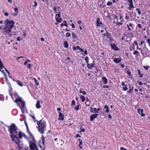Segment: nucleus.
Returning <instances> with one entry per match:
<instances>
[{
	"mask_svg": "<svg viewBox=\"0 0 150 150\" xmlns=\"http://www.w3.org/2000/svg\"><path fill=\"white\" fill-rule=\"evenodd\" d=\"M71 35L72 36V38L74 39H75V41H74V42H75L79 38L78 37L76 36L74 33H72Z\"/></svg>",
	"mask_w": 150,
	"mask_h": 150,
	"instance_id": "a211bd4d",
	"label": "nucleus"
},
{
	"mask_svg": "<svg viewBox=\"0 0 150 150\" xmlns=\"http://www.w3.org/2000/svg\"><path fill=\"white\" fill-rule=\"evenodd\" d=\"M96 23L97 26H100L101 24H102V23L100 21V19L98 18L96 19Z\"/></svg>",
	"mask_w": 150,
	"mask_h": 150,
	"instance_id": "dca6fc26",
	"label": "nucleus"
},
{
	"mask_svg": "<svg viewBox=\"0 0 150 150\" xmlns=\"http://www.w3.org/2000/svg\"><path fill=\"white\" fill-rule=\"evenodd\" d=\"M80 106V105H77L76 107L74 108V109L76 110V111H77L79 110V106Z\"/></svg>",
	"mask_w": 150,
	"mask_h": 150,
	"instance_id": "4c0bfd02",
	"label": "nucleus"
},
{
	"mask_svg": "<svg viewBox=\"0 0 150 150\" xmlns=\"http://www.w3.org/2000/svg\"><path fill=\"white\" fill-rule=\"evenodd\" d=\"M128 1L129 3V7H128V9L129 10H132V8H134V6L133 4L132 0H128Z\"/></svg>",
	"mask_w": 150,
	"mask_h": 150,
	"instance_id": "6e6552de",
	"label": "nucleus"
},
{
	"mask_svg": "<svg viewBox=\"0 0 150 150\" xmlns=\"http://www.w3.org/2000/svg\"><path fill=\"white\" fill-rule=\"evenodd\" d=\"M6 83L8 84V87L10 88L11 90L12 89L11 87V85L10 83L9 82H8V80L7 79V78H6Z\"/></svg>",
	"mask_w": 150,
	"mask_h": 150,
	"instance_id": "bb28decb",
	"label": "nucleus"
},
{
	"mask_svg": "<svg viewBox=\"0 0 150 150\" xmlns=\"http://www.w3.org/2000/svg\"><path fill=\"white\" fill-rule=\"evenodd\" d=\"M36 108H37L39 109L40 108L41 105L40 104V103L39 101H37V102L36 103Z\"/></svg>",
	"mask_w": 150,
	"mask_h": 150,
	"instance_id": "5701e85b",
	"label": "nucleus"
},
{
	"mask_svg": "<svg viewBox=\"0 0 150 150\" xmlns=\"http://www.w3.org/2000/svg\"><path fill=\"white\" fill-rule=\"evenodd\" d=\"M102 80L103 84H106L108 83V80L105 76H103L102 78Z\"/></svg>",
	"mask_w": 150,
	"mask_h": 150,
	"instance_id": "2eb2a0df",
	"label": "nucleus"
},
{
	"mask_svg": "<svg viewBox=\"0 0 150 150\" xmlns=\"http://www.w3.org/2000/svg\"><path fill=\"white\" fill-rule=\"evenodd\" d=\"M8 131L11 134L10 137L12 141H14L13 137L18 140V138L17 136L18 134L17 130L18 129L15 125V124H12L9 127L8 126Z\"/></svg>",
	"mask_w": 150,
	"mask_h": 150,
	"instance_id": "f03ea898",
	"label": "nucleus"
},
{
	"mask_svg": "<svg viewBox=\"0 0 150 150\" xmlns=\"http://www.w3.org/2000/svg\"><path fill=\"white\" fill-rule=\"evenodd\" d=\"M110 45L111 48L113 50L115 51H118L119 50V48L115 44H110Z\"/></svg>",
	"mask_w": 150,
	"mask_h": 150,
	"instance_id": "1a4fd4ad",
	"label": "nucleus"
},
{
	"mask_svg": "<svg viewBox=\"0 0 150 150\" xmlns=\"http://www.w3.org/2000/svg\"><path fill=\"white\" fill-rule=\"evenodd\" d=\"M34 5L33 6V7H36L38 5V3L35 1H34Z\"/></svg>",
	"mask_w": 150,
	"mask_h": 150,
	"instance_id": "58836bf2",
	"label": "nucleus"
},
{
	"mask_svg": "<svg viewBox=\"0 0 150 150\" xmlns=\"http://www.w3.org/2000/svg\"><path fill=\"white\" fill-rule=\"evenodd\" d=\"M64 46L66 48H67L69 47V44L67 41H65L64 43Z\"/></svg>",
	"mask_w": 150,
	"mask_h": 150,
	"instance_id": "cd10ccee",
	"label": "nucleus"
},
{
	"mask_svg": "<svg viewBox=\"0 0 150 150\" xmlns=\"http://www.w3.org/2000/svg\"><path fill=\"white\" fill-rule=\"evenodd\" d=\"M125 19L128 20L129 19V16H126L125 17Z\"/></svg>",
	"mask_w": 150,
	"mask_h": 150,
	"instance_id": "864d4df0",
	"label": "nucleus"
},
{
	"mask_svg": "<svg viewBox=\"0 0 150 150\" xmlns=\"http://www.w3.org/2000/svg\"><path fill=\"white\" fill-rule=\"evenodd\" d=\"M143 67L146 70H147L149 69V66H143Z\"/></svg>",
	"mask_w": 150,
	"mask_h": 150,
	"instance_id": "37998d69",
	"label": "nucleus"
},
{
	"mask_svg": "<svg viewBox=\"0 0 150 150\" xmlns=\"http://www.w3.org/2000/svg\"><path fill=\"white\" fill-rule=\"evenodd\" d=\"M94 61L93 60V62L91 64H87V67L89 69H91L92 68L94 67Z\"/></svg>",
	"mask_w": 150,
	"mask_h": 150,
	"instance_id": "9b49d317",
	"label": "nucleus"
},
{
	"mask_svg": "<svg viewBox=\"0 0 150 150\" xmlns=\"http://www.w3.org/2000/svg\"><path fill=\"white\" fill-rule=\"evenodd\" d=\"M137 71L138 72V74L139 75H140L141 74V73L140 70L139 69H137Z\"/></svg>",
	"mask_w": 150,
	"mask_h": 150,
	"instance_id": "69168bd1",
	"label": "nucleus"
},
{
	"mask_svg": "<svg viewBox=\"0 0 150 150\" xmlns=\"http://www.w3.org/2000/svg\"><path fill=\"white\" fill-rule=\"evenodd\" d=\"M63 22L64 23V25L67 27L68 25L67 24H66L67 21H64Z\"/></svg>",
	"mask_w": 150,
	"mask_h": 150,
	"instance_id": "6e6d98bb",
	"label": "nucleus"
},
{
	"mask_svg": "<svg viewBox=\"0 0 150 150\" xmlns=\"http://www.w3.org/2000/svg\"><path fill=\"white\" fill-rule=\"evenodd\" d=\"M85 60L86 61H87L88 60V56H86L85 59Z\"/></svg>",
	"mask_w": 150,
	"mask_h": 150,
	"instance_id": "338daca9",
	"label": "nucleus"
},
{
	"mask_svg": "<svg viewBox=\"0 0 150 150\" xmlns=\"http://www.w3.org/2000/svg\"><path fill=\"white\" fill-rule=\"evenodd\" d=\"M112 4V3L111 2L108 1L107 2V6H110V5H111Z\"/></svg>",
	"mask_w": 150,
	"mask_h": 150,
	"instance_id": "8fccbe9b",
	"label": "nucleus"
},
{
	"mask_svg": "<svg viewBox=\"0 0 150 150\" xmlns=\"http://www.w3.org/2000/svg\"><path fill=\"white\" fill-rule=\"evenodd\" d=\"M100 110V108H98L97 109L96 108H94V112L95 113H98L99 112V111Z\"/></svg>",
	"mask_w": 150,
	"mask_h": 150,
	"instance_id": "b1692460",
	"label": "nucleus"
},
{
	"mask_svg": "<svg viewBox=\"0 0 150 150\" xmlns=\"http://www.w3.org/2000/svg\"><path fill=\"white\" fill-rule=\"evenodd\" d=\"M80 98L81 99V100L82 102H84L85 100V98L84 96H81Z\"/></svg>",
	"mask_w": 150,
	"mask_h": 150,
	"instance_id": "473e14b6",
	"label": "nucleus"
},
{
	"mask_svg": "<svg viewBox=\"0 0 150 150\" xmlns=\"http://www.w3.org/2000/svg\"><path fill=\"white\" fill-rule=\"evenodd\" d=\"M121 61V59L120 58H115L113 60L114 62L117 64L120 63Z\"/></svg>",
	"mask_w": 150,
	"mask_h": 150,
	"instance_id": "4468645a",
	"label": "nucleus"
},
{
	"mask_svg": "<svg viewBox=\"0 0 150 150\" xmlns=\"http://www.w3.org/2000/svg\"><path fill=\"white\" fill-rule=\"evenodd\" d=\"M136 10L137 11V13L139 15H140L141 14V11L139 8H137Z\"/></svg>",
	"mask_w": 150,
	"mask_h": 150,
	"instance_id": "e433bc0d",
	"label": "nucleus"
},
{
	"mask_svg": "<svg viewBox=\"0 0 150 150\" xmlns=\"http://www.w3.org/2000/svg\"><path fill=\"white\" fill-rule=\"evenodd\" d=\"M110 40H109V41L110 42V43H111L113 41V39L112 38H111V37L110 38H109Z\"/></svg>",
	"mask_w": 150,
	"mask_h": 150,
	"instance_id": "13d9d810",
	"label": "nucleus"
},
{
	"mask_svg": "<svg viewBox=\"0 0 150 150\" xmlns=\"http://www.w3.org/2000/svg\"><path fill=\"white\" fill-rule=\"evenodd\" d=\"M23 134L21 132H18V137L20 139H21L22 136H23Z\"/></svg>",
	"mask_w": 150,
	"mask_h": 150,
	"instance_id": "c85d7f7f",
	"label": "nucleus"
},
{
	"mask_svg": "<svg viewBox=\"0 0 150 150\" xmlns=\"http://www.w3.org/2000/svg\"><path fill=\"white\" fill-rule=\"evenodd\" d=\"M119 17V19L121 20L120 21H122V20H121L122 18V17L120 15H118Z\"/></svg>",
	"mask_w": 150,
	"mask_h": 150,
	"instance_id": "4d7b16f0",
	"label": "nucleus"
},
{
	"mask_svg": "<svg viewBox=\"0 0 150 150\" xmlns=\"http://www.w3.org/2000/svg\"><path fill=\"white\" fill-rule=\"evenodd\" d=\"M30 116L33 118L34 120V122H35L36 120H35V117L34 115H30Z\"/></svg>",
	"mask_w": 150,
	"mask_h": 150,
	"instance_id": "3c124183",
	"label": "nucleus"
},
{
	"mask_svg": "<svg viewBox=\"0 0 150 150\" xmlns=\"http://www.w3.org/2000/svg\"><path fill=\"white\" fill-rule=\"evenodd\" d=\"M90 103H91V101H89V102H86L85 103L86 105L87 106H89V105L90 104Z\"/></svg>",
	"mask_w": 150,
	"mask_h": 150,
	"instance_id": "49530a36",
	"label": "nucleus"
},
{
	"mask_svg": "<svg viewBox=\"0 0 150 150\" xmlns=\"http://www.w3.org/2000/svg\"><path fill=\"white\" fill-rule=\"evenodd\" d=\"M82 141H80L79 143V146L80 147V149H82V147L81 146V145H82Z\"/></svg>",
	"mask_w": 150,
	"mask_h": 150,
	"instance_id": "c03bdc74",
	"label": "nucleus"
},
{
	"mask_svg": "<svg viewBox=\"0 0 150 150\" xmlns=\"http://www.w3.org/2000/svg\"><path fill=\"white\" fill-rule=\"evenodd\" d=\"M137 82L140 85L142 86L143 85V83H142V82H140L139 81H137Z\"/></svg>",
	"mask_w": 150,
	"mask_h": 150,
	"instance_id": "603ef678",
	"label": "nucleus"
},
{
	"mask_svg": "<svg viewBox=\"0 0 150 150\" xmlns=\"http://www.w3.org/2000/svg\"><path fill=\"white\" fill-rule=\"evenodd\" d=\"M66 36L67 37H70L71 36V34L69 33H66Z\"/></svg>",
	"mask_w": 150,
	"mask_h": 150,
	"instance_id": "a18cd8bd",
	"label": "nucleus"
},
{
	"mask_svg": "<svg viewBox=\"0 0 150 150\" xmlns=\"http://www.w3.org/2000/svg\"><path fill=\"white\" fill-rule=\"evenodd\" d=\"M138 52V51L137 50H135L134 51V52L133 53V54L134 55H135L137 54Z\"/></svg>",
	"mask_w": 150,
	"mask_h": 150,
	"instance_id": "bf43d9fd",
	"label": "nucleus"
},
{
	"mask_svg": "<svg viewBox=\"0 0 150 150\" xmlns=\"http://www.w3.org/2000/svg\"><path fill=\"white\" fill-rule=\"evenodd\" d=\"M98 115V114H95L91 115L90 117V120L91 121H93L95 118H97Z\"/></svg>",
	"mask_w": 150,
	"mask_h": 150,
	"instance_id": "9d476101",
	"label": "nucleus"
},
{
	"mask_svg": "<svg viewBox=\"0 0 150 150\" xmlns=\"http://www.w3.org/2000/svg\"><path fill=\"white\" fill-rule=\"evenodd\" d=\"M144 43V41H141V42L139 44V46H141Z\"/></svg>",
	"mask_w": 150,
	"mask_h": 150,
	"instance_id": "0e129e2a",
	"label": "nucleus"
},
{
	"mask_svg": "<svg viewBox=\"0 0 150 150\" xmlns=\"http://www.w3.org/2000/svg\"><path fill=\"white\" fill-rule=\"evenodd\" d=\"M75 104H76L75 101L74 100H72L71 102V106L72 107H73V106H75Z\"/></svg>",
	"mask_w": 150,
	"mask_h": 150,
	"instance_id": "c9c22d12",
	"label": "nucleus"
},
{
	"mask_svg": "<svg viewBox=\"0 0 150 150\" xmlns=\"http://www.w3.org/2000/svg\"><path fill=\"white\" fill-rule=\"evenodd\" d=\"M30 147L31 150H33L34 148L36 147V145L34 143H30Z\"/></svg>",
	"mask_w": 150,
	"mask_h": 150,
	"instance_id": "ddd939ff",
	"label": "nucleus"
},
{
	"mask_svg": "<svg viewBox=\"0 0 150 150\" xmlns=\"http://www.w3.org/2000/svg\"><path fill=\"white\" fill-rule=\"evenodd\" d=\"M4 23V27L2 25L0 26V29H2L3 30L2 33L4 35L7 37H11L12 35V29L14 27V22L13 21H10L8 19H6Z\"/></svg>",
	"mask_w": 150,
	"mask_h": 150,
	"instance_id": "f257e3e1",
	"label": "nucleus"
},
{
	"mask_svg": "<svg viewBox=\"0 0 150 150\" xmlns=\"http://www.w3.org/2000/svg\"><path fill=\"white\" fill-rule=\"evenodd\" d=\"M59 117L58 118L59 120H64V116L63 115L62 113L61 112L59 113Z\"/></svg>",
	"mask_w": 150,
	"mask_h": 150,
	"instance_id": "f3484780",
	"label": "nucleus"
},
{
	"mask_svg": "<svg viewBox=\"0 0 150 150\" xmlns=\"http://www.w3.org/2000/svg\"><path fill=\"white\" fill-rule=\"evenodd\" d=\"M133 87H132V89H129V90L127 91V92L128 93H131V91H133Z\"/></svg>",
	"mask_w": 150,
	"mask_h": 150,
	"instance_id": "a19ab883",
	"label": "nucleus"
},
{
	"mask_svg": "<svg viewBox=\"0 0 150 150\" xmlns=\"http://www.w3.org/2000/svg\"><path fill=\"white\" fill-rule=\"evenodd\" d=\"M118 17H119L118 15L117 16L116 15V16H115V18L118 21Z\"/></svg>",
	"mask_w": 150,
	"mask_h": 150,
	"instance_id": "e2e57ef3",
	"label": "nucleus"
},
{
	"mask_svg": "<svg viewBox=\"0 0 150 150\" xmlns=\"http://www.w3.org/2000/svg\"><path fill=\"white\" fill-rule=\"evenodd\" d=\"M33 79L34 80V81H35V83L36 86H38V85H39V82H38L37 80L35 78H33Z\"/></svg>",
	"mask_w": 150,
	"mask_h": 150,
	"instance_id": "c756f323",
	"label": "nucleus"
},
{
	"mask_svg": "<svg viewBox=\"0 0 150 150\" xmlns=\"http://www.w3.org/2000/svg\"><path fill=\"white\" fill-rule=\"evenodd\" d=\"M4 68L5 69L6 72L7 73L8 75H9V72L8 70H7L4 67L1 61L0 60V71L3 73H4V70H2V69Z\"/></svg>",
	"mask_w": 150,
	"mask_h": 150,
	"instance_id": "39448f33",
	"label": "nucleus"
},
{
	"mask_svg": "<svg viewBox=\"0 0 150 150\" xmlns=\"http://www.w3.org/2000/svg\"><path fill=\"white\" fill-rule=\"evenodd\" d=\"M116 25H122V22H117L116 23Z\"/></svg>",
	"mask_w": 150,
	"mask_h": 150,
	"instance_id": "09e8293b",
	"label": "nucleus"
},
{
	"mask_svg": "<svg viewBox=\"0 0 150 150\" xmlns=\"http://www.w3.org/2000/svg\"><path fill=\"white\" fill-rule=\"evenodd\" d=\"M90 111L91 112H94V108H90Z\"/></svg>",
	"mask_w": 150,
	"mask_h": 150,
	"instance_id": "052dcab7",
	"label": "nucleus"
},
{
	"mask_svg": "<svg viewBox=\"0 0 150 150\" xmlns=\"http://www.w3.org/2000/svg\"><path fill=\"white\" fill-rule=\"evenodd\" d=\"M103 35L106 36L108 38H110L111 37V34L108 32L107 31H106V33L103 34Z\"/></svg>",
	"mask_w": 150,
	"mask_h": 150,
	"instance_id": "6ab92c4d",
	"label": "nucleus"
},
{
	"mask_svg": "<svg viewBox=\"0 0 150 150\" xmlns=\"http://www.w3.org/2000/svg\"><path fill=\"white\" fill-rule=\"evenodd\" d=\"M14 101L19 106L22 113H24L26 108L25 106V102L21 98H16Z\"/></svg>",
	"mask_w": 150,
	"mask_h": 150,
	"instance_id": "7ed1b4c3",
	"label": "nucleus"
},
{
	"mask_svg": "<svg viewBox=\"0 0 150 150\" xmlns=\"http://www.w3.org/2000/svg\"><path fill=\"white\" fill-rule=\"evenodd\" d=\"M120 149V150H127L126 149L124 148L123 147H121Z\"/></svg>",
	"mask_w": 150,
	"mask_h": 150,
	"instance_id": "774afa93",
	"label": "nucleus"
},
{
	"mask_svg": "<svg viewBox=\"0 0 150 150\" xmlns=\"http://www.w3.org/2000/svg\"><path fill=\"white\" fill-rule=\"evenodd\" d=\"M147 42L149 45V47H150V39H148L146 40Z\"/></svg>",
	"mask_w": 150,
	"mask_h": 150,
	"instance_id": "de8ad7c7",
	"label": "nucleus"
},
{
	"mask_svg": "<svg viewBox=\"0 0 150 150\" xmlns=\"http://www.w3.org/2000/svg\"><path fill=\"white\" fill-rule=\"evenodd\" d=\"M57 7H56L55 6L53 8V10L54 11V13L56 14L57 13Z\"/></svg>",
	"mask_w": 150,
	"mask_h": 150,
	"instance_id": "ea45409f",
	"label": "nucleus"
},
{
	"mask_svg": "<svg viewBox=\"0 0 150 150\" xmlns=\"http://www.w3.org/2000/svg\"><path fill=\"white\" fill-rule=\"evenodd\" d=\"M104 108L106 110H105V112L106 113H108L109 112V107L107 105H105L104 106Z\"/></svg>",
	"mask_w": 150,
	"mask_h": 150,
	"instance_id": "7c9ffc66",
	"label": "nucleus"
},
{
	"mask_svg": "<svg viewBox=\"0 0 150 150\" xmlns=\"http://www.w3.org/2000/svg\"><path fill=\"white\" fill-rule=\"evenodd\" d=\"M38 130L39 133L43 134L45 133L46 127V123H41L40 125H38Z\"/></svg>",
	"mask_w": 150,
	"mask_h": 150,
	"instance_id": "20e7f679",
	"label": "nucleus"
},
{
	"mask_svg": "<svg viewBox=\"0 0 150 150\" xmlns=\"http://www.w3.org/2000/svg\"><path fill=\"white\" fill-rule=\"evenodd\" d=\"M127 27L129 31L133 30L134 28V24L131 23H129V24H127Z\"/></svg>",
	"mask_w": 150,
	"mask_h": 150,
	"instance_id": "0eeeda50",
	"label": "nucleus"
},
{
	"mask_svg": "<svg viewBox=\"0 0 150 150\" xmlns=\"http://www.w3.org/2000/svg\"><path fill=\"white\" fill-rule=\"evenodd\" d=\"M79 93H82L84 95H85L86 94V91L83 90V89L82 88H80L79 89Z\"/></svg>",
	"mask_w": 150,
	"mask_h": 150,
	"instance_id": "4be33fe9",
	"label": "nucleus"
},
{
	"mask_svg": "<svg viewBox=\"0 0 150 150\" xmlns=\"http://www.w3.org/2000/svg\"><path fill=\"white\" fill-rule=\"evenodd\" d=\"M60 13L58 12L57 13H56L55 16V20L57 22L60 23L62 21V18H60Z\"/></svg>",
	"mask_w": 150,
	"mask_h": 150,
	"instance_id": "423d86ee",
	"label": "nucleus"
},
{
	"mask_svg": "<svg viewBox=\"0 0 150 150\" xmlns=\"http://www.w3.org/2000/svg\"><path fill=\"white\" fill-rule=\"evenodd\" d=\"M138 112L140 114L142 117H144L145 115V114H143V110L142 109H138L137 110Z\"/></svg>",
	"mask_w": 150,
	"mask_h": 150,
	"instance_id": "f8f14e48",
	"label": "nucleus"
},
{
	"mask_svg": "<svg viewBox=\"0 0 150 150\" xmlns=\"http://www.w3.org/2000/svg\"><path fill=\"white\" fill-rule=\"evenodd\" d=\"M4 100V97L2 94H0V100L3 101Z\"/></svg>",
	"mask_w": 150,
	"mask_h": 150,
	"instance_id": "72a5a7b5",
	"label": "nucleus"
},
{
	"mask_svg": "<svg viewBox=\"0 0 150 150\" xmlns=\"http://www.w3.org/2000/svg\"><path fill=\"white\" fill-rule=\"evenodd\" d=\"M28 133L29 134V135L32 137V138L33 139V142L34 143L35 142V139L34 138V137L33 136L32 134L30 132L29 130H28L27 131Z\"/></svg>",
	"mask_w": 150,
	"mask_h": 150,
	"instance_id": "aec40b11",
	"label": "nucleus"
},
{
	"mask_svg": "<svg viewBox=\"0 0 150 150\" xmlns=\"http://www.w3.org/2000/svg\"><path fill=\"white\" fill-rule=\"evenodd\" d=\"M137 26L138 27H139L140 28H142L141 25L140 24H139V23L137 25Z\"/></svg>",
	"mask_w": 150,
	"mask_h": 150,
	"instance_id": "680f3d73",
	"label": "nucleus"
},
{
	"mask_svg": "<svg viewBox=\"0 0 150 150\" xmlns=\"http://www.w3.org/2000/svg\"><path fill=\"white\" fill-rule=\"evenodd\" d=\"M14 10L15 11V13L13 14V16H16L17 15V14L18 13V8H17V7H16V8H15L14 9Z\"/></svg>",
	"mask_w": 150,
	"mask_h": 150,
	"instance_id": "393cba45",
	"label": "nucleus"
},
{
	"mask_svg": "<svg viewBox=\"0 0 150 150\" xmlns=\"http://www.w3.org/2000/svg\"><path fill=\"white\" fill-rule=\"evenodd\" d=\"M42 144H43V145H44L45 144V138L43 135H42Z\"/></svg>",
	"mask_w": 150,
	"mask_h": 150,
	"instance_id": "f704fd0d",
	"label": "nucleus"
},
{
	"mask_svg": "<svg viewBox=\"0 0 150 150\" xmlns=\"http://www.w3.org/2000/svg\"><path fill=\"white\" fill-rule=\"evenodd\" d=\"M127 74L129 76L132 75L131 72L130 71H129V70L127 71Z\"/></svg>",
	"mask_w": 150,
	"mask_h": 150,
	"instance_id": "5fc2aeb1",
	"label": "nucleus"
},
{
	"mask_svg": "<svg viewBox=\"0 0 150 150\" xmlns=\"http://www.w3.org/2000/svg\"><path fill=\"white\" fill-rule=\"evenodd\" d=\"M127 85L126 84L125 86H123L122 88L123 90L124 91H126L128 89V88H127Z\"/></svg>",
	"mask_w": 150,
	"mask_h": 150,
	"instance_id": "2f4dec72",
	"label": "nucleus"
},
{
	"mask_svg": "<svg viewBox=\"0 0 150 150\" xmlns=\"http://www.w3.org/2000/svg\"><path fill=\"white\" fill-rule=\"evenodd\" d=\"M18 140V142L15 141V139H14V141L15 142V143H16L18 145V146L19 145V143L21 142V141L19 139H18V140Z\"/></svg>",
	"mask_w": 150,
	"mask_h": 150,
	"instance_id": "79ce46f5",
	"label": "nucleus"
},
{
	"mask_svg": "<svg viewBox=\"0 0 150 150\" xmlns=\"http://www.w3.org/2000/svg\"><path fill=\"white\" fill-rule=\"evenodd\" d=\"M36 121L37 122V124L38 125H40L41 123H46L45 122H42V120H40L39 121L37 120H36Z\"/></svg>",
	"mask_w": 150,
	"mask_h": 150,
	"instance_id": "a878e982",
	"label": "nucleus"
},
{
	"mask_svg": "<svg viewBox=\"0 0 150 150\" xmlns=\"http://www.w3.org/2000/svg\"><path fill=\"white\" fill-rule=\"evenodd\" d=\"M16 83L20 86L22 87L23 86V83H22L20 81L16 80L15 81Z\"/></svg>",
	"mask_w": 150,
	"mask_h": 150,
	"instance_id": "412c9836",
	"label": "nucleus"
}]
</instances>
